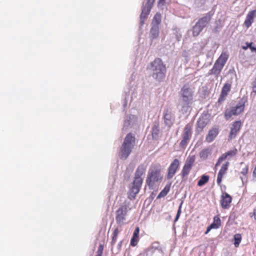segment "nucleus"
Returning <instances> with one entry per match:
<instances>
[{
	"label": "nucleus",
	"instance_id": "obj_1",
	"mask_svg": "<svg viewBox=\"0 0 256 256\" xmlns=\"http://www.w3.org/2000/svg\"><path fill=\"white\" fill-rule=\"evenodd\" d=\"M150 69L152 72V76L157 82L163 81L166 78V68L160 58H156L150 64Z\"/></svg>",
	"mask_w": 256,
	"mask_h": 256
},
{
	"label": "nucleus",
	"instance_id": "obj_2",
	"mask_svg": "<svg viewBox=\"0 0 256 256\" xmlns=\"http://www.w3.org/2000/svg\"><path fill=\"white\" fill-rule=\"evenodd\" d=\"M161 174V166L160 164L151 166L148 172L146 183L150 188L152 189L154 186L160 182L162 179Z\"/></svg>",
	"mask_w": 256,
	"mask_h": 256
},
{
	"label": "nucleus",
	"instance_id": "obj_3",
	"mask_svg": "<svg viewBox=\"0 0 256 256\" xmlns=\"http://www.w3.org/2000/svg\"><path fill=\"white\" fill-rule=\"evenodd\" d=\"M228 57L229 56L226 52H222L219 58L214 62L212 68L210 70L209 74H214L218 78L224 68Z\"/></svg>",
	"mask_w": 256,
	"mask_h": 256
},
{
	"label": "nucleus",
	"instance_id": "obj_4",
	"mask_svg": "<svg viewBox=\"0 0 256 256\" xmlns=\"http://www.w3.org/2000/svg\"><path fill=\"white\" fill-rule=\"evenodd\" d=\"M180 94L186 106H190L193 103L194 92L188 84L183 86L180 92Z\"/></svg>",
	"mask_w": 256,
	"mask_h": 256
},
{
	"label": "nucleus",
	"instance_id": "obj_5",
	"mask_svg": "<svg viewBox=\"0 0 256 256\" xmlns=\"http://www.w3.org/2000/svg\"><path fill=\"white\" fill-rule=\"evenodd\" d=\"M128 205L129 204L125 201L116 212V222L120 226H123L126 223V221L127 213L131 210Z\"/></svg>",
	"mask_w": 256,
	"mask_h": 256
},
{
	"label": "nucleus",
	"instance_id": "obj_6",
	"mask_svg": "<svg viewBox=\"0 0 256 256\" xmlns=\"http://www.w3.org/2000/svg\"><path fill=\"white\" fill-rule=\"evenodd\" d=\"M247 102L246 98H240L238 103L235 106L227 108L224 112V116L226 120H228L233 116H237L242 113L244 109L245 104Z\"/></svg>",
	"mask_w": 256,
	"mask_h": 256
},
{
	"label": "nucleus",
	"instance_id": "obj_7",
	"mask_svg": "<svg viewBox=\"0 0 256 256\" xmlns=\"http://www.w3.org/2000/svg\"><path fill=\"white\" fill-rule=\"evenodd\" d=\"M192 134V124L188 123L186 125L182 134V140L180 143V146L182 149L186 147Z\"/></svg>",
	"mask_w": 256,
	"mask_h": 256
},
{
	"label": "nucleus",
	"instance_id": "obj_8",
	"mask_svg": "<svg viewBox=\"0 0 256 256\" xmlns=\"http://www.w3.org/2000/svg\"><path fill=\"white\" fill-rule=\"evenodd\" d=\"M180 162L178 158H174L168 168L166 178L172 179L179 170Z\"/></svg>",
	"mask_w": 256,
	"mask_h": 256
},
{
	"label": "nucleus",
	"instance_id": "obj_9",
	"mask_svg": "<svg viewBox=\"0 0 256 256\" xmlns=\"http://www.w3.org/2000/svg\"><path fill=\"white\" fill-rule=\"evenodd\" d=\"M142 182L134 180L132 187L128 192V198L130 200L135 198L136 195L138 193Z\"/></svg>",
	"mask_w": 256,
	"mask_h": 256
},
{
	"label": "nucleus",
	"instance_id": "obj_10",
	"mask_svg": "<svg viewBox=\"0 0 256 256\" xmlns=\"http://www.w3.org/2000/svg\"><path fill=\"white\" fill-rule=\"evenodd\" d=\"M238 153V150L236 148H234V149L228 150L227 152L223 154L222 156L219 157L218 160L215 165V167L219 166L222 161L226 159H230V158L235 156Z\"/></svg>",
	"mask_w": 256,
	"mask_h": 256
},
{
	"label": "nucleus",
	"instance_id": "obj_11",
	"mask_svg": "<svg viewBox=\"0 0 256 256\" xmlns=\"http://www.w3.org/2000/svg\"><path fill=\"white\" fill-rule=\"evenodd\" d=\"M232 202V196L226 192H222L220 200V204L222 208L224 209L228 208L230 206Z\"/></svg>",
	"mask_w": 256,
	"mask_h": 256
},
{
	"label": "nucleus",
	"instance_id": "obj_12",
	"mask_svg": "<svg viewBox=\"0 0 256 256\" xmlns=\"http://www.w3.org/2000/svg\"><path fill=\"white\" fill-rule=\"evenodd\" d=\"M231 88L232 85L230 83L226 82L224 84L218 99L219 103H222L226 100V96L231 90Z\"/></svg>",
	"mask_w": 256,
	"mask_h": 256
},
{
	"label": "nucleus",
	"instance_id": "obj_13",
	"mask_svg": "<svg viewBox=\"0 0 256 256\" xmlns=\"http://www.w3.org/2000/svg\"><path fill=\"white\" fill-rule=\"evenodd\" d=\"M136 144V138L131 132L126 134L124 138L122 145L134 148Z\"/></svg>",
	"mask_w": 256,
	"mask_h": 256
},
{
	"label": "nucleus",
	"instance_id": "obj_14",
	"mask_svg": "<svg viewBox=\"0 0 256 256\" xmlns=\"http://www.w3.org/2000/svg\"><path fill=\"white\" fill-rule=\"evenodd\" d=\"M146 170V166L144 164H142L140 165L136 171L134 180L138 182H142L143 180L142 176L145 173Z\"/></svg>",
	"mask_w": 256,
	"mask_h": 256
},
{
	"label": "nucleus",
	"instance_id": "obj_15",
	"mask_svg": "<svg viewBox=\"0 0 256 256\" xmlns=\"http://www.w3.org/2000/svg\"><path fill=\"white\" fill-rule=\"evenodd\" d=\"M229 164L230 163L228 162L223 164L218 172L216 182L218 184L219 186L220 185L222 178L224 174L226 173Z\"/></svg>",
	"mask_w": 256,
	"mask_h": 256
},
{
	"label": "nucleus",
	"instance_id": "obj_16",
	"mask_svg": "<svg viewBox=\"0 0 256 256\" xmlns=\"http://www.w3.org/2000/svg\"><path fill=\"white\" fill-rule=\"evenodd\" d=\"M256 17V10L250 11L245 19L244 24L246 28H248L254 22V19Z\"/></svg>",
	"mask_w": 256,
	"mask_h": 256
},
{
	"label": "nucleus",
	"instance_id": "obj_17",
	"mask_svg": "<svg viewBox=\"0 0 256 256\" xmlns=\"http://www.w3.org/2000/svg\"><path fill=\"white\" fill-rule=\"evenodd\" d=\"M212 14L208 12L205 14L202 17L200 18L196 23L204 28L209 24L212 19Z\"/></svg>",
	"mask_w": 256,
	"mask_h": 256
},
{
	"label": "nucleus",
	"instance_id": "obj_18",
	"mask_svg": "<svg viewBox=\"0 0 256 256\" xmlns=\"http://www.w3.org/2000/svg\"><path fill=\"white\" fill-rule=\"evenodd\" d=\"M241 124L240 121H236L233 123L229 134V138L230 140L236 137L237 132L240 130Z\"/></svg>",
	"mask_w": 256,
	"mask_h": 256
},
{
	"label": "nucleus",
	"instance_id": "obj_19",
	"mask_svg": "<svg viewBox=\"0 0 256 256\" xmlns=\"http://www.w3.org/2000/svg\"><path fill=\"white\" fill-rule=\"evenodd\" d=\"M221 226V220L218 216L214 218L213 222L206 228L205 234H207L212 229L218 228Z\"/></svg>",
	"mask_w": 256,
	"mask_h": 256
},
{
	"label": "nucleus",
	"instance_id": "obj_20",
	"mask_svg": "<svg viewBox=\"0 0 256 256\" xmlns=\"http://www.w3.org/2000/svg\"><path fill=\"white\" fill-rule=\"evenodd\" d=\"M132 149L133 148H132L126 146L122 144L120 152V158L126 159L132 152Z\"/></svg>",
	"mask_w": 256,
	"mask_h": 256
},
{
	"label": "nucleus",
	"instance_id": "obj_21",
	"mask_svg": "<svg viewBox=\"0 0 256 256\" xmlns=\"http://www.w3.org/2000/svg\"><path fill=\"white\" fill-rule=\"evenodd\" d=\"M140 228L137 226L134 230L132 236L130 239V244L132 246H137L139 242V234Z\"/></svg>",
	"mask_w": 256,
	"mask_h": 256
},
{
	"label": "nucleus",
	"instance_id": "obj_22",
	"mask_svg": "<svg viewBox=\"0 0 256 256\" xmlns=\"http://www.w3.org/2000/svg\"><path fill=\"white\" fill-rule=\"evenodd\" d=\"M218 134V130L216 128H213L208 131V134L206 136V140L208 142H211L216 138Z\"/></svg>",
	"mask_w": 256,
	"mask_h": 256
},
{
	"label": "nucleus",
	"instance_id": "obj_23",
	"mask_svg": "<svg viewBox=\"0 0 256 256\" xmlns=\"http://www.w3.org/2000/svg\"><path fill=\"white\" fill-rule=\"evenodd\" d=\"M192 166H188L186 164H184L182 168L181 171V176L182 179H185L187 178L188 175L189 174L190 170L192 169Z\"/></svg>",
	"mask_w": 256,
	"mask_h": 256
},
{
	"label": "nucleus",
	"instance_id": "obj_24",
	"mask_svg": "<svg viewBox=\"0 0 256 256\" xmlns=\"http://www.w3.org/2000/svg\"><path fill=\"white\" fill-rule=\"evenodd\" d=\"M204 28L200 26L196 22L192 28V35L194 37L198 36L200 33L202 32Z\"/></svg>",
	"mask_w": 256,
	"mask_h": 256
},
{
	"label": "nucleus",
	"instance_id": "obj_25",
	"mask_svg": "<svg viewBox=\"0 0 256 256\" xmlns=\"http://www.w3.org/2000/svg\"><path fill=\"white\" fill-rule=\"evenodd\" d=\"M204 28L200 26L196 22L192 28V35L194 37L198 36L200 33L202 32Z\"/></svg>",
	"mask_w": 256,
	"mask_h": 256
},
{
	"label": "nucleus",
	"instance_id": "obj_26",
	"mask_svg": "<svg viewBox=\"0 0 256 256\" xmlns=\"http://www.w3.org/2000/svg\"><path fill=\"white\" fill-rule=\"evenodd\" d=\"M164 122L166 125L168 126H170L172 124V116L171 114V112H169L168 110H166V112L164 114Z\"/></svg>",
	"mask_w": 256,
	"mask_h": 256
},
{
	"label": "nucleus",
	"instance_id": "obj_27",
	"mask_svg": "<svg viewBox=\"0 0 256 256\" xmlns=\"http://www.w3.org/2000/svg\"><path fill=\"white\" fill-rule=\"evenodd\" d=\"M211 154V150L208 148L202 149L199 153L200 158L203 160L208 158V156Z\"/></svg>",
	"mask_w": 256,
	"mask_h": 256
},
{
	"label": "nucleus",
	"instance_id": "obj_28",
	"mask_svg": "<svg viewBox=\"0 0 256 256\" xmlns=\"http://www.w3.org/2000/svg\"><path fill=\"white\" fill-rule=\"evenodd\" d=\"M150 36L152 38H156L159 35V27L157 25H153L150 31Z\"/></svg>",
	"mask_w": 256,
	"mask_h": 256
},
{
	"label": "nucleus",
	"instance_id": "obj_29",
	"mask_svg": "<svg viewBox=\"0 0 256 256\" xmlns=\"http://www.w3.org/2000/svg\"><path fill=\"white\" fill-rule=\"evenodd\" d=\"M160 133V130L158 126L154 125L152 130V136L154 140H158V134Z\"/></svg>",
	"mask_w": 256,
	"mask_h": 256
},
{
	"label": "nucleus",
	"instance_id": "obj_30",
	"mask_svg": "<svg viewBox=\"0 0 256 256\" xmlns=\"http://www.w3.org/2000/svg\"><path fill=\"white\" fill-rule=\"evenodd\" d=\"M209 176L202 175L200 180L198 182V186H202L206 184L209 180Z\"/></svg>",
	"mask_w": 256,
	"mask_h": 256
},
{
	"label": "nucleus",
	"instance_id": "obj_31",
	"mask_svg": "<svg viewBox=\"0 0 256 256\" xmlns=\"http://www.w3.org/2000/svg\"><path fill=\"white\" fill-rule=\"evenodd\" d=\"M170 190V186L166 185L164 189L160 192L157 196V198H160L162 197L165 196L169 192Z\"/></svg>",
	"mask_w": 256,
	"mask_h": 256
},
{
	"label": "nucleus",
	"instance_id": "obj_32",
	"mask_svg": "<svg viewBox=\"0 0 256 256\" xmlns=\"http://www.w3.org/2000/svg\"><path fill=\"white\" fill-rule=\"evenodd\" d=\"M196 160V156L194 155H190L187 158L185 164L190 166H193Z\"/></svg>",
	"mask_w": 256,
	"mask_h": 256
},
{
	"label": "nucleus",
	"instance_id": "obj_33",
	"mask_svg": "<svg viewBox=\"0 0 256 256\" xmlns=\"http://www.w3.org/2000/svg\"><path fill=\"white\" fill-rule=\"evenodd\" d=\"M234 244L236 248H238L242 240V235L240 234H236L234 235Z\"/></svg>",
	"mask_w": 256,
	"mask_h": 256
},
{
	"label": "nucleus",
	"instance_id": "obj_34",
	"mask_svg": "<svg viewBox=\"0 0 256 256\" xmlns=\"http://www.w3.org/2000/svg\"><path fill=\"white\" fill-rule=\"evenodd\" d=\"M118 234L119 230L118 228H115L112 233V245H114L116 243Z\"/></svg>",
	"mask_w": 256,
	"mask_h": 256
},
{
	"label": "nucleus",
	"instance_id": "obj_35",
	"mask_svg": "<svg viewBox=\"0 0 256 256\" xmlns=\"http://www.w3.org/2000/svg\"><path fill=\"white\" fill-rule=\"evenodd\" d=\"M153 22L155 23L154 25H157L158 26L161 22V14L160 13H156L155 14Z\"/></svg>",
	"mask_w": 256,
	"mask_h": 256
},
{
	"label": "nucleus",
	"instance_id": "obj_36",
	"mask_svg": "<svg viewBox=\"0 0 256 256\" xmlns=\"http://www.w3.org/2000/svg\"><path fill=\"white\" fill-rule=\"evenodd\" d=\"M206 122H205L204 118H199L197 122L198 127L201 128L202 130L203 128L206 126Z\"/></svg>",
	"mask_w": 256,
	"mask_h": 256
},
{
	"label": "nucleus",
	"instance_id": "obj_37",
	"mask_svg": "<svg viewBox=\"0 0 256 256\" xmlns=\"http://www.w3.org/2000/svg\"><path fill=\"white\" fill-rule=\"evenodd\" d=\"M182 202L180 203V206L178 207V209L177 212V214H176V217L174 220V222L177 221L180 218V216L181 214V209H182Z\"/></svg>",
	"mask_w": 256,
	"mask_h": 256
},
{
	"label": "nucleus",
	"instance_id": "obj_38",
	"mask_svg": "<svg viewBox=\"0 0 256 256\" xmlns=\"http://www.w3.org/2000/svg\"><path fill=\"white\" fill-rule=\"evenodd\" d=\"M248 166L246 165L242 169L240 174L244 176H246L248 173Z\"/></svg>",
	"mask_w": 256,
	"mask_h": 256
},
{
	"label": "nucleus",
	"instance_id": "obj_39",
	"mask_svg": "<svg viewBox=\"0 0 256 256\" xmlns=\"http://www.w3.org/2000/svg\"><path fill=\"white\" fill-rule=\"evenodd\" d=\"M248 46H249L248 48H250V50L253 52H255L256 53V45H254L253 42H249L248 44Z\"/></svg>",
	"mask_w": 256,
	"mask_h": 256
},
{
	"label": "nucleus",
	"instance_id": "obj_40",
	"mask_svg": "<svg viewBox=\"0 0 256 256\" xmlns=\"http://www.w3.org/2000/svg\"><path fill=\"white\" fill-rule=\"evenodd\" d=\"M166 0H159L158 2V6H162L164 4Z\"/></svg>",
	"mask_w": 256,
	"mask_h": 256
},
{
	"label": "nucleus",
	"instance_id": "obj_41",
	"mask_svg": "<svg viewBox=\"0 0 256 256\" xmlns=\"http://www.w3.org/2000/svg\"><path fill=\"white\" fill-rule=\"evenodd\" d=\"M102 250H98L97 254L96 256H102Z\"/></svg>",
	"mask_w": 256,
	"mask_h": 256
},
{
	"label": "nucleus",
	"instance_id": "obj_42",
	"mask_svg": "<svg viewBox=\"0 0 256 256\" xmlns=\"http://www.w3.org/2000/svg\"><path fill=\"white\" fill-rule=\"evenodd\" d=\"M249 42H246V46H242V48L244 50H246L248 48L249 46H248V44Z\"/></svg>",
	"mask_w": 256,
	"mask_h": 256
},
{
	"label": "nucleus",
	"instance_id": "obj_43",
	"mask_svg": "<svg viewBox=\"0 0 256 256\" xmlns=\"http://www.w3.org/2000/svg\"><path fill=\"white\" fill-rule=\"evenodd\" d=\"M253 176L254 177L256 178V166H255V168L253 171Z\"/></svg>",
	"mask_w": 256,
	"mask_h": 256
},
{
	"label": "nucleus",
	"instance_id": "obj_44",
	"mask_svg": "<svg viewBox=\"0 0 256 256\" xmlns=\"http://www.w3.org/2000/svg\"><path fill=\"white\" fill-rule=\"evenodd\" d=\"M254 218L256 220V208L254 209Z\"/></svg>",
	"mask_w": 256,
	"mask_h": 256
},
{
	"label": "nucleus",
	"instance_id": "obj_45",
	"mask_svg": "<svg viewBox=\"0 0 256 256\" xmlns=\"http://www.w3.org/2000/svg\"><path fill=\"white\" fill-rule=\"evenodd\" d=\"M98 250H102H102H103V247H102V245H100V246H99V248H98Z\"/></svg>",
	"mask_w": 256,
	"mask_h": 256
},
{
	"label": "nucleus",
	"instance_id": "obj_46",
	"mask_svg": "<svg viewBox=\"0 0 256 256\" xmlns=\"http://www.w3.org/2000/svg\"><path fill=\"white\" fill-rule=\"evenodd\" d=\"M150 10H148V12H147V14H149V12H150Z\"/></svg>",
	"mask_w": 256,
	"mask_h": 256
},
{
	"label": "nucleus",
	"instance_id": "obj_47",
	"mask_svg": "<svg viewBox=\"0 0 256 256\" xmlns=\"http://www.w3.org/2000/svg\"><path fill=\"white\" fill-rule=\"evenodd\" d=\"M144 12V9H142V14Z\"/></svg>",
	"mask_w": 256,
	"mask_h": 256
}]
</instances>
